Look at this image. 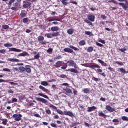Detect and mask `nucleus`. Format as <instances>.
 Wrapping results in <instances>:
<instances>
[{"mask_svg":"<svg viewBox=\"0 0 128 128\" xmlns=\"http://www.w3.org/2000/svg\"><path fill=\"white\" fill-rule=\"evenodd\" d=\"M50 108H53V110H56L58 114H60L61 116H70V118H74V113H72L70 111H68V112L65 111L63 112L61 110H58V108L54 105H51L50 106Z\"/></svg>","mask_w":128,"mask_h":128,"instance_id":"f257e3e1","label":"nucleus"},{"mask_svg":"<svg viewBox=\"0 0 128 128\" xmlns=\"http://www.w3.org/2000/svg\"><path fill=\"white\" fill-rule=\"evenodd\" d=\"M108 2H110V4H112H112H119V6H122V8L124 9V10H128V7L126 6V4L122 2L118 3L114 0H110L108 1Z\"/></svg>","mask_w":128,"mask_h":128,"instance_id":"f03ea898","label":"nucleus"},{"mask_svg":"<svg viewBox=\"0 0 128 128\" xmlns=\"http://www.w3.org/2000/svg\"><path fill=\"white\" fill-rule=\"evenodd\" d=\"M13 118H15L16 122H20L22 120V115L21 114H14L12 116Z\"/></svg>","mask_w":128,"mask_h":128,"instance_id":"7ed1b4c3","label":"nucleus"},{"mask_svg":"<svg viewBox=\"0 0 128 128\" xmlns=\"http://www.w3.org/2000/svg\"><path fill=\"white\" fill-rule=\"evenodd\" d=\"M38 40L40 44H48L46 41H44V37L42 36H39L38 37Z\"/></svg>","mask_w":128,"mask_h":128,"instance_id":"20e7f679","label":"nucleus"},{"mask_svg":"<svg viewBox=\"0 0 128 128\" xmlns=\"http://www.w3.org/2000/svg\"><path fill=\"white\" fill-rule=\"evenodd\" d=\"M67 64H69L68 65V66H73L74 68H78V65H76V64L74 61L72 60L68 61Z\"/></svg>","mask_w":128,"mask_h":128,"instance_id":"39448f33","label":"nucleus"},{"mask_svg":"<svg viewBox=\"0 0 128 128\" xmlns=\"http://www.w3.org/2000/svg\"><path fill=\"white\" fill-rule=\"evenodd\" d=\"M90 68L92 70H96V68H100V66L96 64H93L89 66Z\"/></svg>","mask_w":128,"mask_h":128,"instance_id":"423d86ee","label":"nucleus"},{"mask_svg":"<svg viewBox=\"0 0 128 128\" xmlns=\"http://www.w3.org/2000/svg\"><path fill=\"white\" fill-rule=\"evenodd\" d=\"M106 109L108 112H116V110L110 106H106Z\"/></svg>","mask_w":128,"mask_h":128,"instance_id":"0eeeda50","label":"nucleus"},{"mask_svg":"<svg viewBox=\"0 0 128 128\" xmlns=\"http://www.w3.org/2000/svg\"><path fill=\"white\" fill-rule=\"evenodd\" d=\"M88 20H90V22H94L96 20V16L93 14H90L88 16Z\"/></svg>","mask_w":128,"mask_h":128,"instance_id":"6e6552de","label":"nucleus"},{"mask_svg":"<svg viewBox=\"0 0 128 128\" xmlns=\"http://www.w3.org/2000/svg\"><path fill=\"white\" fill-rule=\"evenodd\" d=\"M36 100L38 102H42L43 104H48V101L46 99H44L42 98H36Z\"/></svg>","mask_w":128,"mask_h":128,"instance_id":"1a4fd4ad","label":"nucleus"},{"mask_svg":"<svg viewBox=\"0 0 128 128\" xmlns=\"http://www.w3.org/2000/svg\"><path fill=\"white\" fill-rule=\"evenodd\" d=\"M31 68L32 66H26L25 72H26L28 74H30V72H32V69L30 68Z\"/></svg>","mask_w":128,"mask_h":128,"instance_id":"9d476101","label":"nucleus"},{"mask_svg":"<svg viewBox=\"0 0 128 128\" xmlns=\"http://www.w3.org/2000/svg\"><path fill=\"white\" fill-rule=\"evenodd\" d=\"M10 50V52H22V50L16 49V48H11Z\"/></svg>","mask_w":128,"mask_h":128,"instance_id":"9b49d317","label":"nucleus"},{"mask_svg":"<svg viewBox=\"0 0 128 128\" xmlns=\"http://www.w3.org/2000/svg\"><path fill=\"white\" fill-rule=\"evenodd\" d=\"M11 10H18V3H15L14 7L12 8Z\"/></svg>","mask_w":128,"mask_h":128,"instance_id":"f8f14e48","label":"nucleus"},{"mask_svg":"<svg viewBox=\"0 0 128 128\" xmlns=\"http://www.w3.org/2000/svg\"><path fill=\"white\" fill-rule=\"evenodd\" d=\"M62 62L58 61L56 64L55 65H54V66L57 68H60V66H62Z\"/></svg>","mask_w":128,"mask_h":128,"instance_id":"ddd939ff","label":"nucleus"},{"mask_svg":"<svg viewBox=\"0 0 128 128\" xmlns=\"http://www.w3.org/2000/svg\"><path fill=\"white\" fill-rule=\"evenodd\" d=\"M98 116H100V118H106V116H108L102 111L99 112Z\"/></svg>","mask_w":128,"mask_h":128,"instance_id":"4468645a","label":"nucleus"},{"mask_svg":"<svg viewBox=\"0 0 128 128\" xmlns=\"http://www.w3.org/2000/svg\"><path fill=\"white\" fill-rule=\"evenodd\" d=\"M96 110V106H92V107H88V112H94Z\"/></svg>","mask_w":128,"mask_h":128,"instance_id":"2eb2a0df","label":"nucleus"},{"mask_svg":"<svg viewBox=\"0 0 128 128\" xmlns=\"http://www.w3.org/2000/svg\"><path fill=\"white\" fill-rule=\"evenodd\" d=\"M8 62H20V60L18 59L8 58Z\"/></svg>","mask_w":128,"mask_h":128,"instance_id":"dca6fc26","label":"nucleus"},{"mask_svg":"<svg viewBox=\"0 0 128 128\" xmlns=\"http://www.w3.org/2000/svg\"><path fill=\"white\" fill-rule=\"evenodd\" d=\"M64 50V52H68L69 54H72L74 52V50L70 48H66Z\"/></svg>","mask_w":128,"mask_h":128,"instance_id":"f3484780","label":"nucleus"},{"mask_svg":"<svg viewBox=\"0 0 128 128\" xmlns=\"http://www.w3.org/2000/svg\"><path fill=\"white\" fill-rule=\"evenodd\" d=\"M68 72H73L74 74H78L79 72L76 69L70 68L68 70Z\"/></svg>","mask_w":128,"mask_h":128,"instance_id":"a211bd4d","label":"nucleus"},{"mask_svg":"<svg viewBox=\"0 0 128 128\" xmlns=\"http://www.w3.org/2000/svg\"><path fill=\"white\" fill-rule=\"evenodd\" d=\"M32 6V3L28 2L27 3L24 4L23 8H28L29 6Z\"/></svg>","mask_w":128,"mask_h":128,"instance_id":"6ab92c4d","label":"nucleus"},{"mask_svg":"<svg viewBox=\"0 0 128 128\" xmlns=\"http://www.w3.org/2000/svg\"><path fill=\"white\" fill-rule=\"evenodd\" d=\"M30 54L27 52H24L23 53L20 54L18 56H28Z\"/></svg>","mask_w":128,"mask_h":128,"instance_id":"aec40b11","label":"nucleus"},{"mask_svg":"<svg viewBox=\"0 0 128 128\" xmlns=\"http://www.w3.org/2000/svg\"><path fill=\"white\" fill-rule=\"evenodd\" d=\"M22 20H23L24 24H28V23L30 22V19H28V18H24Z\"/></svg>","mask_w":128,"mask_h":128,"instance_id":"412c9836","label":"nucleus"},{"mask_svg":"<svg viewBox=\"0 0 128 128\" xmlns=\"http://www.w3.org/2000/svg\"><path fill=\"white\" fill-rule=\"evenodd\" d=\"M52 32H58L60 28L58 26H54L51 28Z\"/></svg>","mask_w":128,"mask_h":128,"instance_id":"4be33fe9","label":"nucleus"},{"mask_svg":"<svg viewBox=\"0 0 128 128\" xmlns=\"http://www.w3.org/2000/svg\"><path fill=\"white\" fill-rule=\"evenodd\" d=\"M67 32L68 34L72 36V34H74V28L68 30Z\"/></svg>","mask_w":128,"mask_h":128,"instance_id":"5701e85b","label":"nucleus"},{"mask_svg":"<svg viewBox=\"0 0 128 128\" xmlns=\"http://www.w3.org/2000/svg\"><path fill=\"white\" fill-rule=\"evenodd\" d=\"M98 60V62H100V64H102V66H107L108 64H106V63H105L104 61L100 59Z\"/></svg>","mask_w":128,"mask_h":128,"instance_id":"b1692460","label":"nucleus"},{"mask_svg":"<svg viewBox=\"0 0 128 128\" xmlns=\"http://www.w3.org/2000/svg\"><path fill=\"white\" fill-rule=\"evenodd\" d=\"M40 90H42L43 92H48V90L46 88L44 87L40 86Z\"/></svg>","mask_w":128,"mask_h":128,"instance_id":"393cba45","label":"nucleus"},{"mask_svg":"<svg viewBox=\"0 0 128 128\" xmlns=\"http://www.w3.org/2000/svg\"><path fill=\"white\" fill-rule=\"evenodd\" d=\"M40 96H42V98H46L47 100H49V98L48 96L42 93H40L38 94Z\"/></svg>","mask_w":128,"mask_h":128,"instance_id":"a878e982","label":"nucleus"},{"mask_svg":"<svg viewBox=\"0 0 128 128\" xmlns=\"http://www.w3.org/2000/svg\"><path fill=\"white\" fill-rule=\"evenodd\" d=\"M60 36V32H54L52 34V38H56V36Z\"/></svg>","mask_w":128,"mask_h":128,"instance_id":"bb28decb","label":"nucleus"},{"mask_svg":"<svg viewBox=\"0 0 128 128\" xmlns=\"http://www.w3.org/2000/svg\"><path fill=\"white\" fill-rule=\"evenodd\" d=\"M94 52V47L92 46H90V47H88V50H87V52Z\"/></svg>","mask_w":128,"mask_h":128,"instance_id":"cd10ccee","label":"nucleus"},{"mask_svg":"<svg viewBox=\"0 0 128 128\" xmlns=\"http://www.w3.org/2000/svg\"><path fill=\"white\" fill-rule=\"evenodd\" d=\"M79 46H86V41L84 40L80 41L79 42Z\"/></svg>","mask_w":128,"mask_h":128,"instance_id":"c85d7f7f","label":"nucleus"},{"mask_svg":"<svg viewBox=\"0 0 128 128\" xmlns=\"http://www.w3.org/2000/svg\"><path fill=\"white\" fill-rule=\"evenodd\" d=\"M70 48H72V50H75L76 52H80V49L72 46H70Z\"/></svg>","mask_w":128,"mask_h":128,"instance_id":"c756f323","label":"nucleus"},{"mask_svg":"<svg viewBox=\"0 0 128 128\" xmlns=\"http://www.w3.org/2000/svg\"><path fill=\"white\" fill-rule=\"evenodd\" d=\"M15 2L16 0H10L9 4H8V8H10V6H12V4Z\"/></svg>","mask_w":128,"mask_h":128,"instance_id":"7c9ffc66","label":"nucleus"},{"mask_svg":"<svg viewBox=\"0 0 128 128\" xmlns=\"http://www.w3.org/2000/svg\"><path fill=\"white\" fill-rule=\"evenodd\" d=\"M4 46H5V48H12L14 46V45L12 44H6L4 45Z\"/></svg>","mask_w":128,"mask_h":128,"instance_id":"2f4dec72","label":"nucleus"},{"mask_svg":"<svg viewBox=\"0 0 128 128\" xmlns=\"http://www.w3.org/2000/svg\"><path fill=\"white\" fill-rule=\"evenodd\" d=\"M83 92L86 94H90V90L88 88H85L82 90Z\"/></svg>","mask_w":128,"mask_h":128,"instance_id":"473e14b6","label":"nucleus"},{"mask_svg":"<svg viewBox=\"0 0 128 128\" xmlns=\"http://www.w3.org/2000/svg\"><path fill=\"white\" fill-rule=\"evenodd\" d=\"M45 36H46L48 38H52V34H45Z\"/></svg>","mask_w":128,"mask_h":128,"instance_id":"72a5a7b5","label":"nucleus"},{"mask_svg":"<svg viewBox=\"0 0 128 128\" xmlns=\"http://www.w3.org/2000/svg\"><path fill=\"white\" fill-rule=\"evenodd\" d=\"M19 70L22 72H26V68L24 66H20L19 68Z\"/></svg>","mask_w":128,"mask_h":128,"instance_id":"f704fd0d","label":"nucleus"},{"mask_svg":"<svg viewBox=\"0 0 128 128\" xmlns=\"http://www.w3.org/2000/svg\"><path fill=\"white\" fill-rule=\"evenodd\" d=\"M2 120L3 121L2 122V124H4V126H6V124H8V120L6 119H3Z\"/></svg>","mask_w":128,"mask_h":128,"instance_id":"c9c22d12","label":"nucleus"},{"mask_svg":"<svg viewBox=\"0 0 128 128\" xmlns=\"http://www.w3.org/2000/svg\"><path fill=\"white\" fill-rule=\"evenodd\" d=\"M85 34L87 36H94V34H92V33L90 32H86Z\"/></svg>","mask_w":128,"mask_h":128,"instance_id":"e433bc0d","label":"nucleus"},{"mask_svg":"<svg viewBox=\"0 0 128 128\" xmlns=\"http://www.w3.org/2000/svg\"><path fill=\"white\" fill-rule=\"evenodd\" d=\"M42 86H48V83L46 82H41Z\"/></svg>","mask_w":128,"mask_h":128,"instance_id":"4c0bfd02","label":"nucleus"},{"mask_svg":"<svg viewBox=\"0 0 128 128\" xmlns=\"http://www.w3.org/2000/svg\"><path fill=\"white\" fill-rule=\"evenodd\" d=\"M65 92H66L67 94H72V91L70 88H66Z\"/></svg>","mask_w":128,"mask_h":128,"instance_id":"58836bf2","label":"nucleus"},{"mask_svg":"<svg viewBox=\"0 0 128 128\" xmlns=\"http://www.w3.org/2000/svg\"><path fill=\"white\" fill-rule=\"evenodd\" d=\"M62 56L60 55H59L58 56L54 58V60H62Z\"/></svg>","mask_w":128,"mask_h":128,"instance_id":"ea45409f","label":"nucleus"},{"mask_svg":"<svg viewBox=\"0 0 128 128\" xmlns=\"http://www.w3.org/2000/svg\"><path fill=\"white\" fill-rule=\"evenodd\" d=\"M122 120H124V122H128V118L126 116H122Z\"/></svg>","mask_w":128,"mask_h":128,"instance_id":"a19ab883","label":"nucleus"},{"mask_svg":"<svg viewBox=\"0 0 128 128\" xmlns=\"http://www.w3.org/2000/svg\"><path fill=\"white\" fill-rule=\"evenodd\" d=\"M62 4L64 6H68V2H66V0H63L62 1Z\"/></svg>","mask_w":128,"mask_h":128,"instance_id":"79ce46f5","label":"nucleus"},{"mask_svg":"<svg viewBox=\"0 0 128 128\" xmlns=\"http://www.w3.org/2000/svg\"><path fill=\"white\" fill-rule=\"evenodd\" d=\"M120 72H122V74H126V70H124V68H121L120 69Z\"/></svg>","mask_w":128,"mask_h":128,"instance_id":"37998d69","label":"nucleus"},{"mask_svg":"<svg viewBox=\"0 0 128 128\" xmlns=\"http://www.w3.org/2000/svg\"><path fill=\"white\" fill-rule=\"evenodd\" d=\"M40 58V53H38L36 56H34L35 60H38Z\"/></svg>","mask_w":128,"mask_h":128,"instance_id":"c03bdc74","label":"nucleus"},{"mask_svg":"<svg viewBox=\"0 0 128 128\" xmlns=\"http://www.w3.org/2000/svg\"><path fill=\"white\" fill-rule=\"evenodd\" d=\"M2 28H3L4 30H8V29L10 28V26L8 25L2 26Z\"/></svg>","mask_w":128,"mask_h":128,"instance_id":"a18cd8bd","label":"nucleus"},{"mask_svg":"<svg viewBox=\"0 0 128 128\" xmlns=\"http://www.w3.org/2000/svg\"><path fill=\"white\" fill-rule=\"evenodd\" d=\"M52 52H54V49L52 48H50L48 50H47V52H48V54H52Z\"/></svg>","mask_w":128,"mask_h":128,"instance_id":"49530a36","label":"nucleus"},{"mask_svg":"<svg viewBox=\"0 0 128 128\" xmlns=\"http://www.w3.org/2000/svg\"><path fill=\"white\" fill-rule=\"evenodd\" d=\"M119 50L122 52H124V54H126V48H124L122 49H119Z\"/></svg>","mask_w":128,"mask_h":128,"instance_id":"de8ad7c7","label":"nucleus"},{"mask_svg":"<svg viewBox=\"0 0 128 128\" xmlns=\"http://www.w3.org/2000/svg\"><path fill=\"white\" fill-rule=\"evenodd\" d=\"M96 44L97 46H99L100 48H103L104 45L102 44H100L98 42H96Z\"/></svg>","mask_w":128,"mask_h":128,"instance_id":"09e8293b","label":"nucleus"},{"mask_svg":"<svg viewBox=\"0 0 128 128\" xmlns=\"http://www.w3.org/2000/svg\"><path fill=\"white\" fill-rule=\"evenodd\" d=\"M60 78H68V76L64 74H61Z\"/></svg>","mask_w":128,"mask_h":128,"instance_id":"8fccbe9b","label":"nucleus"},{"mask_svg":"<svg viewBox=\"0 0 128 128\" xmlns=\"http://www.w3.org/2000/svg\"><path fill=\"white\" fill-rule=\"evenodd\" d=\"M20 16L22 18H26V14L22 12L20 14Z\"/></svg>","mask_w":128,"mask_h":128,"instance_id":"3c124183","label":"nucleus"},{"mask_svg":"<svg viewBox=\"0 0 128 128\" xmlns=\"http://www.w3.org/2000/svg\"><path fill=\"white\" fill-rule=\"evenodd\" d=\"M115 62V64H118L119 66H124V63H122V62Z\"/></svg>","mask_w":128,"mask_h":128,"instance_id":"603ef678","label":"nucleus"},{"mask_svg":"<svg viewBox=\"0 0 128 128\" xmlns=\"http://www.w3.org/2000/svg\"><path fill=\"white\" fill-rule=\"evenodd\" d=\"M46 112L47 114H52V111L50 110H46Z\"/></svg>","mask_w":128,"mask_h":128,"instance_id":"864d4df0","label":"nucleus"},{"mask_svg":"<svg viewBox=\"0 0 128 128\" xmlns=\"http://www.w3.org/2000/svg\"><path fill=\"white\" fill-rule=\"evenodd\" d=\"M3 72H10V70L8 68H4Z\"/></svg>","mask_w":128,"mask_h":128,"instance_id":"5fc2aeb1","label":"nucleus"},{"mask_svg":"<svg viewBox=\"0 0 128 128\" xmlns=\"http://www.w3.org/2000/svg\"><path fill=\"white\" fill-rule=\"evenodd\" d=\"M50 126H52V128H58V126H56V124L54 123L51 124Z\"/></svg>","mask_w":128,"mask_h":128,"instance_id":"6e6d98bb","label":"nucleus"},{"mask_svg":"<svg viewBox=\"0 0 128 128\" xmlns=\"http://www.w3.org/2000/svg\"><path fill=\"white\" fill-rule=\"evenodd\" d=\"M74 90V96H78V90H76V89H73Z\"/></svg>","mask_w":128,"mask_h":128,"instance_id":"4d7b16f0","label":"nucleus"},{"mask_svg":"<svg viewBox=\"0 0 128 128\" xmlns=\"http://www.w3.org/2000/svg\"><path fill=\"white\" fill-rule=\"evenodd\" d=\"M14 102H18V99L14 98L12 99V103L14 104Z\"/></svg>","mask_w":128,"mask_h":128,"instance_id":"13d9d810","label":"nucleus"},{"mask_svg":"<svg viewBox=\"0 0 128 128\" xmlns=\"http://www.w3.org/2000/svg\"><path fill=\"white\" fill-rule=\"evenodd\" d=\"M8 94H14V92L12 90H8Z\"/></svg>","mask_w":128,"mask_h":128,"instance_id":"bf43d9fd","label":"nucleus"},{"mask_svg":"<svg viewBox=\"0 0 128 128\" xmlns=\"http://www.w3.org/2000/svg\"><path fill=\"white\" fill-rule=\"evenodd\" d=\"M6 50H0V54H6Z\"/></svg>","mask_w":128,"mask_h":128,"instance_id":"052dcab7","label":"nucleus"},{"mask_svg":"<svg viewBox=\"0 0 128 128\" xmlns=\"http://www.w3.org/2000/svg\"><path fill=\"white\" fill-rule=\"evenodd\" d=\"M92 80H94V82H98V78H96V77H93L92 78Z\"/></svg>","mask_w":128,"mask_h":128,"instance_id":"680f3d73","label":"nucleus"},{"mask_svg":"<svg viewBox=\"0 0 128 128\" xmlns=\"http://www.w3.org/2000/svg\"><path fill=\"white\" fill-rule=\"evenodd\" d=\"M61 68L62 70H66V68H68V65L62 66Z\"/></svg>","mask_w":128,"mask_h":128,"instance_id":"e2e57ef3","label":"nucleus"},{"mask_svg":"<svg viewBox=\"0 0 128 128\" xmlns=\"http://www.w3.org/2000/svg\"><path fill=\"white\" fill-rule=\"evenodd\" d=\"M99 42H101V44H106V42H104V40H99Z\"/></svg>","mask_w":128,"mask_h":128,"instance_id":"0e129e2a","label":"nucleus"},{"mask_svg":"<svg viewBox=\"0 0 128 128\" xmlns=\"http://www.w3.org/2000/svg\"><path fill=\"white\" fill-rule=\"evenodd\" d=\"M34 116L36 118H41L42 117L38 114H34Z\"/></svg>","mask_w":128,"mask_h":128,"instance_id":"69168bd1","label":"nucleus"},{"mask_svg":"<svg viewBox=\"0 0 128 128\" xmlns=\"http://www.w3.org/2000/svg\"><path fill=\"white\" fill-rule=\"evenodd\" d=\"M112 122H120V120H118V119H114L112 120Z\"/></svg>","mask_w":128,"mask_h":128,"instance_id":"338daca9","label":"nucleus"},{"mask_svg":"<svg viewBox=\"0 0 128 128\" xmlns=\"http://www.w3.org/2000/svg\"><path fill=\"white\" fill-rule=\"evenodd\" d=\"M101 18L102 20H106V16L105 15H101Z\"/></svg>","mask_w":128,"mask_h":128,"instance_id":"774afa93","label":"nucleus"}]
</instances>
